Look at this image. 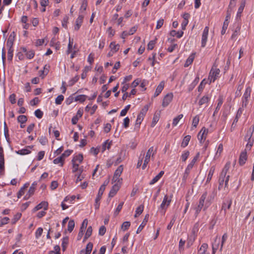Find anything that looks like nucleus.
I'll return each instance as SVG.
<instances>
[{
  "instance_id": "f257e3e1",
  "label": "nucleus",
  "mask_w": 254,
  "mask_h": 254,
  "mask_svg": "<svg viewBox=\"0 0 254 254\" xmlns=\"http://www.w3.org/2000/svg\"><path fill=\"white\" fill-rule=\"evenodd\" d=\"M207 197V192H205L202 194L201 196L200 197L199 203L198 205L194 208L195 210V216L197 217L198 214L200 212L201 209L204 207L203 210H205L211 204V200L213 199L214 197V195H211L208 197L207 199L205 202V200L206 199Z\"/></svg>"
},
{
  "instance_id": "f03ea898",
  "label": "nucleus",
  "mask_w": 254,
  "mask_h": 254,
  "mask_svg": "<svg viewBox=\"0 0 254 254\" xmlns=\"http://www.w3.org/2000/svg\"><path fill=\"white\" fill-rule=\"evenodd\" d=\"M220 72V69L217 68V66L215 64H214L210 71L208 78L209 84L211 82H214L215 81V80L219 77Z\"/></svg>"
},
{
  "instance_id": "7ed1b4c3",
  "label": "nucleus",
  "mask_w": 254,
  "mask_h": 254,
  "mask_svg": "<svg viewBox=\"0 0 254 254\" xmlns=\"http://www.w3.org/2000/svg\"><path fill=\"white\" fill-rule=\"evenodd\" d=\"M156 152V150H154L153 146L150 147L149 149L147 150L146 155L145 156V159L144 160L143 164L142 166V169L143 170L145 169L149 163L151 157L152 158H153L154 154Z\"/></svg>"
},
{
  "instance_id": "20e7f679",
  "label": "nucleus",
  "mask_w": 254,
  "mask_h": 254,
  "mask_svg": "<svg viewBox=\"0 0 254 254\" xmlns=\"http://www.w3.org/2000/svg\"><path fill=\"white\" fill-rule=\"evenodd\" d=\"M171 196L169 198L167 195H165L164 197L163 201L158 208V211L162 214H165L166 209L170 205L171 202Z\"/></svg>"
},
{
  "instance_id": "39448f33",
  "label": "nucleus",
  "mask_w": 254,
  "mask_h": 254,
  "mask_svg": "<svg viewBox=\"0 0 254 254\" xmlns=\"http://www.w3.org/2000/svg\"><path fill=\"white\" fill-rule=\"evenodd\" d=\"M148 110V105H145L142 109L139 114L137 116V119L136 121V123H135V128H139L140 125L141 124L142 121H143L144 117L145 115H146Z\"/></svg>"
},
{
  "instance_id": "423d86ee",
  "label": "nucleus",
  "mask_w": 254,
  "mask_h": 254,
  "mask_svg": "<svg viewBox=\"0 0 254 254\" xmlns=\"http://www.w3.org/2000/svg\"><path fill=\"white\" fill-rule=\"evenodd\" d=\"M252 89L250 86L246 88L242 97V108H246L249 103V99L250 98Z\"/></svg>"
},
{
  "instance_id": "0eeeda50",
  "label": "nucleus",
  "mask_w": 254,
  "mask_h": 254,
  "mask_svg": "<svg viewBox=\"0 0 254 254\" xmlns=\"http://www.w3.org/2000/svg\"><path fill=\"white\" fill-rule=\"evenodd\" d=\"M173 98V94L172 93L167 94L163 98L162 106L163 107H166L171 102Z\"/></svg>"
},
{
  "instance_id": "6e6552de",
  "label": "nucleus",
  "mask_w": 254,
  "mask_h": 254,
  "mask_svg": "<svg viewBox=\"0 0 254 254\" xmlns=\"http://www.w3.org/2000/svg\"><path fill=\"white\" fill-rule=\"evenodd\" d=\"M209 31V27L206 26L203 31L201 38V47H204L206 45Z\"/></svg>"
},
{
  "instance_id": "1a4fd4ad",
  "label": "nucleus",
  "mask_w": 254,
  "mask_h": 254,
  "mask_svg": "<svg viewBox=\"0 0 254 254\" xmlns=\"http://www.w3.org/2000/svg\"><path fill=\"white\" fill-rule=\"evenodd\" d=\"M20 50L22 51L28 59H32L35 55V52L33 50L27 49L25 47L21 48Z\"/></svg>"
},
{
  "instance_id": "9d476101",
  "label": "nucleus",
  "mask_w": 254,
  "mask_h": 254,
  "mask_svg": "<svg viewBox=\"0 0 254 254\" xmlns=\"http://www.w3.org/2000/svg\"><path fill=\"white\" fill-rule=\"evenodd\" d=\"M220 243V239L219 237H218V236H217L215 237L214 242L212 244V254H215L216 252L217 251V250L219 248Z\"/></svg>"
},
{
  "instance_id": "9b49d317",
  "label": "nucleus",
  "mask_w": 254,
  "mask_h": 254,
  "mask_svg": "<svg viewBox=\"0 0 254 254\" xmlns=\"http://www.w3.org/2000/svg\"><path fill=\"white\" fill-rule=\"evenodd\" d=\"M48 203L46 201H42L39 204H38L36 206H35L33 209V212H35L42 208H43L44 210H46L48 209Z\"/></svg>"
},
{
  "instance_id": "f8f14e48",
  "label": "nucleus",
  "mask_w": 254,
  "mask_h": 254,
  "mask_svg": "<svg viewBox=\"0 0 254 254\" xmlns=\"http://www.w3.org/2000/svg\"><path fill=\"white\" fill-rule=\"evenodd\" d=\"M208 133V129L205 128L204 127H202L200 130L198 134L197 138L200 141L203 139H205L206 138V135Z\"/></svg>"
},
{
  "instance_id": "ddd939ff",
  "label": "nucleus",
  "mask_w": 254,
  "mask_h": 254,
  "mask_svg": "<svg viewBox=\"0 0 254 254\" xmlns=\"http://www.w3.org/2000/svg\"><path fill=\"white\" fill-rule=\"evenodd\" d=\"M83 18L84 14H79L75 21V25L74 27L75 30L77 31L79 29L82 23Z\"/></svg>"
},
{
  "instance_id": "4468645a",
  "label": "nucleus",
  "mask_w": 254,
  "mask_h": 254,
  "mask_svg": "<svg viewBox=\"0 0 254 254\" xmlns=\"http://www.w3.org/2000/svg\"><path fill=\"white\" fill-rule=\"evenodd\" d=\"M4 173V159L3 153L0 152V175Z\"/></svg>"
},
{
  "instance_id": "2eb2a0df",
  "label": "nucleus",
  "mask_w": 254,
  "mask_h": 254,
  "mask_svg": "<svg viewBox=\"0 0 254 254\" xmlns=\"http://www.w3.org/2000/svg\"><path fill=\"white\" fill-rule=\"evenodd\" d=\"M165 83L164 81H162L160 82L159 84L157 87L155 92L154 93V97H156L158 96L160 93H161L162 91L163 90L164 87Z\"/></svg>"
},
{
  "instance_id": "dca6fc26",
  "label": "nucleus",
  "mask_w": 254,
  "mask_h": 254,
  "mask_svg": "<svg viewBox=\"0 0 254 254\" xmlns=\"http://www.w3.org/2000/svg\"><path fill=\"white\" fill-rule=\"evenodd\" d=\"M231 164L230 162H227L224 167L223 168L220 175V177L221 178H225L226 174L229 171L230 167Z\"/></svg>"
},
{
  "instance_id": "f3484780",
  "label": "nucleus",
  "mask_w": 254,
  "mask_h": 254,
  "mask_svg": "<svg viewBox=\"0 0 254 254\" xmlns=\"http://www.w3.org/2000/svg\"><path fill=\"white\" fill-rule=\"evenodd\" d=\"M119 189L120 185H119V184H115L113 186L112 188L111 189L109 192V196L111 197L114 196L117 193V191L119 190Z\"/></svg>"
},
{
  "instance_id": "a211bd4d",
  "label": "nucleus",
  "mask_w": 254,
  "mask_h": 254,
  "mask_svg": "<svg viewBox=\"0 0 254 254\" xmlns=\"http://www.w3.org/2000/svg\"><path fill=\"white\" fill-rule=\"evenodd\" d=\"M93 248V244L91 243H88L86 245L85 250H82L80 251V254H90Z\"/></svg>"
},
{
  "instance_id": "6ab92c4d",
  "label": "nucleus",
  "mask_w": 254,
  "mask_h": 254,
  "mask_svg": "<svg viewBox=\"0 0 254 254\" xmlns=\"http://www.w3.org/2000/svg\"><path fill=\"white\" fill-rule=\"evenodd\" d=\"M207 249L208 245L206 243L202 244L198 250V254H209V253L207 252Z\"/></svg>"
},
{
  "instance_id": "aec40b11",
  "label": "nucleus",
  "mask_w": 254,
  "mask_h": 254,
  "mask_svg": "<svg viewBox=\"0 0 254 254\" xmlns=\"http://www.w3.org/2000/svg\"><path fill=\"white\" fill-rule=\"evenodd\" d=\"M247 159V154L246 151L242 152L240 156L239 163L240 165H243Z\"/></svg>"
},
{
  "instance_id": "412c9836",
  "label": "nucleus",
  "mask_w": 254,
  "mask_h": 254,
  "mask_svg": "<svg viewBox=\"0 0 254 254\" xmlns=\"http://www.w3.org/2000/svg\"><path fill=\"white\" fill-rule=\"evenodd\" d=\"M148 217H149L148 215H146L145 216V218H144L143 221L142 222L141 224L139 225V226L138 227V228L136 231L137 234L139 233L142 231V230L143 229V228L145 226V225L148 221Z\"/></svg>"
},
{
  "instance_id": "4be33fe9",
  "label": "nucleus",
  "mask_w": 254,
  "mask_h": 254,
  "mask_svg": "<svg viewBox=\"0 0 254 254\" xmlns=\"http://www.w3.org/2000/svg\"><path fill=\"white\" fill-rule=\"evenodd\" d=\"M192 168V167H191V165H188L186 170H185V171L183 174V181L184 182H186V180L187 179H188V176H189V175L190 173V171L191 170V169Z\"/></svg>"
},
{
  "instance_id": "5701e85b",
  "label": "nucleus",
  "mask_w": 254,
  "mask_h": 254,
  "mask_svg": "<svg viewBox=\"0 0 254 254\" xmlns=\"http://www.w3.org/2000/svg\"><path fill=\"white\" fill-rule=\"evenodd\" d=\"M64 160L65 159L63 158V157L61 155L60 156L55 158L53 160V163L55 164H59L60 166L62 167L64 165Z\"/></svg>"
},
{
  "instance_id": "b1692460",
  "label": "nucleus",
  "mask_w": 254,
  "mask_h": 254,
  "mask_svg": "<svg viewBox=\"0 0 254 254\" xmlns=\"http://www.w3.org/2000/svg\"><path fill=\"white\" fill-rule=\"evenodd\" d=\"M83 159V155L81 154H79L74 156L71 162L75 163H79V164H80L82 162Z\"/></svg>"
},
{
  "instance_id": "393cba45",
  "label": "nucleus",
  "mask_w": 254,
  "mask_h": 254,
  "mask_svg": "<svg viewBox=\"0 0 254 254\" xmlns=\"http://www.w3.org/2000/svg\"><path fill=\"white\" fill-rule=\"evenodd\" d=\"M232 204V200H228L224 202L222 204V209L224 210L225 212L227 209H229Z\"/></svg>"
},
{
  "instance_id": "a878e982",
  "label": "nucleus",
  "mask_w": 254,
  "mask_h": 254,
  "mask_svg": "<svg viewBox=\"0 0 254 254\" xmlns=\"http://www.w3.org/2000/svg\"><path fill=\"white\" fill-rule=\"evenodd\" d=\"M164 174V171H161L157 175H156L149 183L150 185L154 184L158 182Z\"/></svg>"
},
{
  "instance_id": "bb28decb",
  "label": "nucleus",
  "mask_w": 254,
  "mask_h": 254,
  "mask_svg": "<svg viewBox=\"0 0 254 254\" xmlns=\"http://www.w3.org/2000/svg\"><path fill=\"white\" fill-rule=\"evenodd\" d=\"M254 132V125L251 127L247 131L246 135L245 136L246 139H252L253 133Z\"/></svg>"
},
{
  "instance_id": "cd10ccee",
  "label": "nucleus",
  "mask_w": 254,
  "mask_h": 254,
  "mask_svg": "<svg viewBox=\"0 0 254 254\" xmlns=\"http://www.w3.org/2000/svg\"><path fill=\"white\" fill-rule=\"evenodd\" d=\"M218 103L217 105L215 108V110L214 112V114H216L217 113V112L220 110L221 106H222L223 103V98L222 96H220L218 98Z\"/></svg>"
},
{
  "instance_id": "c85d7f7f",
  "label": "nucleus",
  "mask_w": 254,
  "mask_h": 254,
  "mask_svg": "<svg viewBox=\"0 0 254 254\" xmlns=\"http://www.w3.org/2000/svg\"><path fill=\"white\" fill-rule=\"evenodd\" d=\"M215 169V167L214 166H212L210 168V170L209 171V173H208V176H207V179H206V183H209L210 181V180H211L212 177V176L213 175V174L214 173Z\"/></svg>"
},
{
  "instance_id": "c756f323",
  "label": "nucleus",
  "mask_w": 254,
  "mask_h": 254,
  "mask_svg": "<svg viewBox=\"0 0 254 254\" xmlns=\"http://www.w3.org/2000/svg\"><path fill=\"white\" fill-rule=\"evenodd\" d=\"M209 100L210 98L208 95L204 96L199 101L198 104L199 106L206 104Z\"/></svg>"
},
{
  "instance_id": "7c9ffc66",
  "label": "nucleus",
  "mask_w": 254,
  "mask_h": 254,
  "mask_svg": "<svg viewBox=\"0 0 254 254\" xmlns=\"http://www.w3.org/2000/svg\"><path fill=\"white\" fill-rule=\"evenodd\" d=\"M184 34V32L182 31H176L175 30H172L170 31V35L175 37L176 36L178 38H181Z\"/></svg>"
},
{
  "instance_id": "2f4dec72",
  "label": "nucleus",
  "mask_w": 254,
  "mask_h": 254,
  "mask_svg": "<svg viewBox=\"0 0 254 254\" xmlns=\"http://www.w3.org/2000/svg\"><path fill=\"white\" fill-rule=\"evenodd\" d=\"M87 6V1L83 0L79 9L80 14H83Z\"/></svg>"
},
{
  "instance_id": "473e14b6",
  "label": "nucleus",
  "mask_w": 254,
  "mask_h": 254,
  "mask_svg": "<svg viewBox=\"0 0 254 254\" xmlns=\"http://www.w3.org/2000/svg\"><path fill=\"white\" fill-rule=\"evenodd\" d=\"M110 48L113 53H116L119 50L120 45L118 44H116L114 42H112L110 43Z\"/></svg>"
},
{
  "instance_id": "72a5a7b5",
  "label": "nucleus",
  "mask_w": 254,
  "mask_h": 254,
  "mask_svg": "<svg viewBox=\"0 0 254 254\" xmlns=\"http://www.w3.org/2000/svg\"><path fill=\"white\" fill-rule=\"evenodd\" d=\"M194 58V54H191L189 57V58L187 59V60L184 64V66L188 67L190 64H191L193 61Z\"/></svg>"
},
{
  "instance_id": "f704fd0d",
  "label": "nucleus",
  "mask_w": 254,
  "mask_h": 254,
  "mask_svg": "<svg viewBox=\"0 0 254 254\" xmlns=\"http://www.w3.org/2000/svg\"><path fill=\"white\" fill-rule=\"evenodd\" d=\"M223 144L222 143H220L218 146L217 151L215 153L214 159L218 158L220 156L221 154L223 151Z\"/></svg>"
},
{
  "instance_id": "c9c22d12",
  "label": "nucleus",
  "mask_w": 254,
  "mask_h": 254,
  "mask_svg": "<svg viewBox=\"0 0 254 254\" xmlns=\"http://www.w3.org/2000/svg\"><path fill=\"white\" fill-rule=\"evenodd\" d=\"M15 153L19 155H24L30 154L31 151L27 148H24L18 151H15Z\"/></svg>"
},
{
  "instance_id": "e433bc0d",
  "label": "nucleus",
  "mask_w": 254,
  "mask_h": 254,
  "mask_svg": "<svg viewBox=\"0 0 254 254\" xmlns=\"http://www.w3.org/2000/svg\"><path fill=\"white\" fill-rule=\"evenodd\" d=\"M190 137H191L189 135H186L184 137V138L183 140V142L182 143V144H181V146L183 147H185L188 145L190 139Z\"/></svg>"
},
{
  "instance_id": "4c0bfd02",
  "label": "nucleus",
  "mask_w": 254,
  "mask_h": 254,
  "mask_svg": "<svg viewBox=\"0 0 254 254\" xmlns=\"http://www.w3.org/2000/svg\"><path fill=\"white\" fill-rule=\"evenodd\" d=\"M92 228L91 226H89L84 236L83 241H86L89 237H90L92 234Z\"/></svg>"
},
{
  "instance_id": "58836bf2",
  "label": "nucleus",
  "mask_w": 254,
  "mask_h": 254,
  "mask_svg": "<svg viewBox=\"0 0 254 254\" xmlns=\"http://www.w3.org/2000/svg\"><path fill=\"white\" fill-rule=\"evenodd\" d=\"M112 141H109V140H106L103 144L102 152L104 151L106 149H110Z\"/></svg>"
},
{
  "instance_id": "ea45409f",
  "label": "nucleus",
  "mask_w": 254,
  "mask_h": 254,
  "mask_svg": "<svg viewBox=\"0 0 254 254\" xmlns=\"http://www.w3.org/2000/svg\"><path fill=\"white\" fill-rule=\"evenodd\" d=\"M183 114H180L173 119L172 125L173 126H176L179 122L183 117Z\"/></svg>"
},
{
  "instance_id": "a19ab883",
  "label": "nucleus",
  "mask_w": 254,
  "mask_h": 254,
  "mask_svg": "<svg viewBox=\"0 0 254 254\" xmlns=\"http://www.w3.org/2000/svg\"><path fill=\"white\" fill-rule=\"evenodd\" d=\"M104 190H105L103 189V187H100L98 193V195L95 199L96 201L100 200Z\"/></svg>"
},
{
  "instance_id": "79ce46f5",
  "label": "nucleus",
  "mask_w": 254,
  "mask_h": 254,
  "mask_svg": "<svg viewBox=\"0 0 254 254\" xmlns=\"http://www.w3.org/2000/svg\"><path fill=\"white\" fill-rule=\"evenodd\" d=\"M74 225V221L73 220H70L68 223L67 230L71 232L73 230Z\"/></svg>"
},
{
  "instance_id": "37998d69",
  "label": "nucleus",
  "mask_w": 254,
  "mask_h": 254,
  "mask_svg": "<svg viewBox=\"0 0 254 254\" xmlns=\"http://www.w3.org/2000/svg\"><path fill=\"white\" fill-rule=\"evenodd\" d=\"M123 166L122 165L119 166L117 170L115 171L114 175L120 177L123 172Z\"/></svg>"
},
{
  "instance_id": "c03bdc74",
  "label": "nucleus",
  "mask_w": 254,
  "mask_h": 254,
  "mask_svg": "<svg viewBox=\"0 0 254 254\" xmlns=\"http://www.w3.org/2000/svg\"><path fill=\"white\" fill-rule=\"evenodd\" d=\"M73 45V40L71 39L70 38H69V42L67 46V50L66 51V53L69 54V53L72 52Z\"/></svg>"
},
{
  "instance_id": "a18cd8bd",
  "label": "nucleus",
  "mask_w": 254,
  "mask_h": 254,
  "mask_svg": "<svg viewBox=\"0 0 254 254\" xmlns=\"http://www.w3.org/2000/svg\"><path fill=\"white\" fill-rule=\"evenodd\" d=\"M21 213H17L14 216L13 218L11 220V223L12 224H14L16 223V222L20 219L21 217Z\"/></svg>"
},
{
  "instance_id": "49530a36",
  "label": "nucleus",
  "mask_w": 254,
  "mask_h": 254,
  "mask_svg": "<svg viewBox=\"0 0 254 254\" xmlns=\"http://www.w3.org/2000/svg\"><path fill=\"white\" fill-rule=\"evenodd\" d=\"M199 121V116L198 115L195 116L192 120V127H196L198 124Z\"/></svg>"
},
{
  "instance_id": "de8ad7c7",
  "label": "nucleus",
  "mask_w": 254,
  "mask_h": 254,
  "mask_svg": "<svg viewBox=\"0 0 254 254\" xmlns=\"http://www.w3.org/2000/svg\"><path fill=\"white\" fill-rule=\"evenodd\" d=\"M86 96L85 95H79L75 98V101L84 102L86 99Z\"/></svg>"
},
{
  "instance_id": "09e8293b",
  "label": "nucleus",
  "mask_w": 254,
  "mask_h": 254,
  "mask_svg": "<svg viewBox=\"0 0 254 254\" xmlns=\"http://www.w3.org/2000/svg\"><path fill=\"white\" fill-rule=\"evenodd\" d=\"M130 225V223L129 221H126L122 224L121 228L124 231H125L129 228Z\"/></svg>"
},
{
  "instance_id": "8fccbe9b",
  "label": "nucleus",
  "mask_w": 254,
  "mask_h": 254,
  "mask_svg": "<svg viewBox=\"0 0 254 254\" xmlns=\"http://www.w3.org/2000/svg\"><path fill=\"white\" fill-rule=\"evenodd\" d=\"M27 120L26 116L24 115H20L17 118V121L21 124H24Z\"/></svg>"
},
{
  "instance_id": "3c124183",
  "label": "nucleus",
  "mask_w": 254,
  "mask_h": 254,
  "mask_svg": "<svg viewBox=\"0 0 254 254\" xmlns=\"http://www.w3.org/2000/svg\"><path fill=\"white\" fill-rule=\"evenodd\" d=\"M9 220V218L5 217L4 218H0V227L8 223Z\"/></svg>"
},
{
  "instance_id": "603ef678",
  "label": "nucleus",
  "mask_w": 254,
  "mask_h": 254,
  "mask_svg": "<svg viewBox=\"0 0 254 254\" xmlns=\"http://www.w3.org/2000/svg\"><path fill=\"white\" fill-rule=\"evenodd\" d=\"M64 99V97L62 95H59L55 100V103L57 105L61 104Z\"/></svg>"
},
{
  "instance_id": "864d4df0",
  "label": "nucleus",
  "mask_w": 254,
  "mask_h": 254,
  "mask_svg": "<svg viewBox=\"0 0 254 254\" xmlns=\"http://www.w3.org/2000/svg\"><path fill=\"white\" fill-rule=\"evenodd\" d=\"M190 155V152L189 151H186L183 153L181 156V159L183 162H185L188 159Z\"/></svg>"
},
{
  "instance_id": "5fc2aeb1",
  "label": "nucleus",
  "mask_w": 254,
  "mask_h": 254,
  "mask_svg": "<svg viewBox=\"0 0 254 254\" xmlns=\"http://www.w3.org/2000/svg\"><path fill=\"white\" fill-rule=\"evenodd\" d=\"M159 117L158 115H155L153 118V120L151 124V127H154L156 123L158 122Z\"/></svg>"
},
{
  "instance_id": "6e6d98bb",
  "label": "nucleus",
  "mask_w": 254,
  "mask_h": 254,
  "mask_svg": "<svg viewBox=\"0 0 254 254\" xmlns=\"http://www.w3.org/2000/svg\"><path fill=\"white\" fill-rule=\"evenodd\" d=\"M13 50L10 47L7 52V60L8 61H11L13 57Z\"/></svg>"
},
{
  "instance_id": "4d7b16f0",
  "label": "nucleus",
  "mask_w": 254,
  "mask_h": 254,
  "mask_svg": "<svg viewBox=\"0 0 254 254\" xmlns=\"http://www.w3.org/2000/svg\"><path fill=\"white\" fill-rule=\"evenodd\" d=\"M130 107V105H127L125 108V109H123L121 111V112L120 113V116H125L127 114V111H128V110L129 109Z\"/></svg>"
},
{
  "instance_id": "13d9d810",
  "label": "nucleus",
  "mask_w": 254,
  "mask_h": 254,
  "mask_svg": "<svg viewBox=\"0 0 254 254\" xmlns=\"http://www.w3.org/2000/svg\"><path fill=\"white\" fill-rule=\"evenodd\" d=\"M43 229L41 227H39L37 229L35 232V237L36 239H39L43 233Z\"/></svg>"
},
{
  "instance_id": "bf43d9fd",
  "label": "nucleus",
  "mask_w": 254,
  "mask_h": 254,
  "mask_svg": "<svg viewBox=\"0 0 254 254\" xmlns=\"http://www.w3.org/2000/svg\"><path fill=\"white\" fill-rule=\"evenodd\" d=\"M68 239L67 237H64L62 241V247L64 251L66 249V246L68 244Z\"/></svg>"
},
{
  "instance_id": "052dcab7",
  "label": "nucleus",
  "mask_w": 254,
  "mask_h": 254,
  "mask_svg": "<svg viewBox=\"0 0 254 254\" xmlns=\"http://www.w3.org/2000/svg\"><path fill=\"white\" fill-rule=\"evenodd\" d=\"M79 79V77L78 75L75 76L73 78H72L71 80H69L68 83L69 86H72Z\"/></svg>"
},
{
  "instance_id": "680f3d73",
  "label": "nucleus",
  "mask_w": 254,
  "mask_h": 254,
  "mask_svg": "<svg viewBox=\"0 0 254 254\" xmlns=\"http://www.w3.org/2000/svg\"><path fill=\"white\" fill-rule=\"evenodd\" d=\"M229 24V22L224 21L223 23V25L222 26V29L221 30V34L224 35L226 33V31L228 28V26Z\"/></svg>"
},
{
  "instance_id": "e2e57ef3",
  "label": "nucleus",
  "mask_w": 254,
  "mask_h": 254,
  "mask_svg": "<svg viewBox=\"0 0 254 254\" xmlns=\"http://www.w3.org/2000/svg\"><path fill=\"white\" fill-rule=\"evenodd\" d=\"M206 84V81H205V79L202 80L198 87V91L199 92H201L203 90V89L205 86V85Z\"/></svg>"
},
{
  "instance_id": "0e129e2a",
  "label": "nucleus",
  "mask_w": 254,
  "mask_h": 254,
  "mask_svg": "<svg viewBox=\"0 0 254 254\" xmlns=\"http://www.w3.org/2000/svg\"><path fill=\"white\" fill-rule=\"evenodd\" d=\"M198 80H199V78H196L194 80V81L192 82V83L191 84V85H190V86L189 87V91H191V90H192L194 88V87L195 86V85L198 83Z\"/></svg>"
},
{
  "instance_id": "69168bd1",
  "label": "nucleus",
  "mask_w": 254,
  "mask_h": 254,
  "mask_svg": "<svg viewBox=\"0 0 254 254\" xmlns=\"http://www.w3.org/2000/svg\"><path fill=\"white\" fill-rule=\"evenodd\" d=\"M123 204H124V202H121L118 206V207H117L115 211V213H114V214L115 215H117L120 212V211L121 210L122 207H123Z\"/></svg>"
},
{
  "instance_id": "338daca9",
  "label": "nucleus",
  "mask_w": 254,
  "mask_h": 254,
  "mask_svg": "<svg viewBox=\"0 0 254 254\" xmlns=\"http://www.w3.org/2000/svg\"><path fill=\"white\" fill-rule=\"evenodd\" d=\"M87 224L88 220L87 219H85L82 223L80 229L82 231H85V229L87 227Z\"/></svg>"
},
{
  "instance_id": "774afa93",
  "label": "nucleus",
  "mask_w": 254,
  "mask_h": 254,
  "mask_svg": "<svg viewBox=\"0 0 254 254\" xmlns=\"http://www.w3.org/2000/svg\"><path fill=\"white\" fill-rule=\"evenodd\" d=\"M34 114L35 116L39 119H41L43 115V112L40 109L36 110Z\"/></svg>"
}]
</instances>
